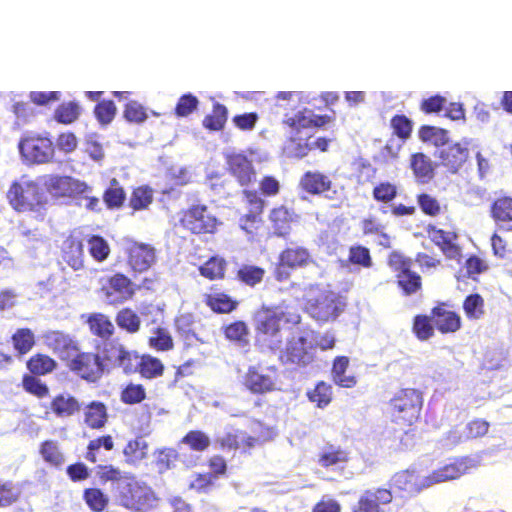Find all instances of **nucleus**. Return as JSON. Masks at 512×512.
<instances>
[{"label":"nucleus","mask_w":512,"mask_h":512,"mask_svg":"<svg viewBox=\"0 0 512 512\" xmlns=\"http://www.w3.org/2000/svg\"><path fill=\"white\" fill-rule=\"evenodd\" d=\"M6 197L11 207L20 213L40 211L46 204L38 184L28 180L13 181Z\"/></svg>","instance_id":"f257e3e1"},{"label":"nucleus","mask_w":512,"mask_h":512,"mask_svg":"<svg viewBox=\"0 0 512 512\" xmlns=\"http://www.w3.org/2000/svg\"><path fill=\"white\" fill-rule=\"evenodd\" d=\"M343 296L334 291H322L305 301L306 313L320 324L335 321L346 308Z\"/></svg>","instance_id":"f03ea898"},{"label":"nucleus","mask_w":512,"mask_h":512,"mask_svg":"<svg viewBox=\"0 0 512 512\" xmlns=\"http://www.w3.org/2000/svg\"><path fill=\"white\" fill-rule=\"evenodd\" d=\"M181 227L194 235L215 234L222 222L205 204H193L180 212Z\"/></svg>","instance_id":"7ed1b4c3"},{"label":"nucleus","mask_w":512,"mask_h":512,"mask_svg":"<svg viewBox=\"0 0 512 512\" xmlns=\"http://www.w3.org/2000/svg\"><path fill=\"white\" fill-rule=\"evenodd\" d=\"M67 369L78 378L88 382L97 383L109 371L104 368L100 353L81 351L80 349L69 359L65 365Z\"/></svg>","instance_id":"20e7f679"},{"label":"nucleus","mask_w":512,"mask_h":512,"mask_svg":"<svg viewBox=\"0 0 512 512\" xmlns=\"http://www.w3.org/2000/svg\"><path fill=\"white\" fill-rule=\"evenodd\" d=\"M387 263L395 273L396 284L402 295L411 296L422 291V278L411 269V258L393 251L389 254Z\"/></svg>","instance_id":"39448f33"},{"label":"nucleus","mask_w":512,"mask_h":512,"mask_svg":"<svg viewBox=\"0 0 512 512\" xmlns=\"http://www.w3.org/2000/svg\"><path fill=\"white\" fill-rule=\"evenodd\" d=\"M313 262L308 248L301 245L287 246L278 255L273 277L277 282L288 281L293 271L306 268Z\"/></svg>","instance_id":"423d86ee"},{"label":"nucleus","mask_w":512,"mask_h":512,"mask_svg":"<svg viewBox=\"0 0 512 512\" xmlns=\"http://www.w3.org/2000/svg\"><path fill=\"white\" fill-rule=\"evenodd\" d=\"M138 286L127 275L115 272L101 281L99 293L110 305H121L133 300Z\"/></svg>","instance_id":"0eeeda50"},{"label":"nucleus","mask_w":512,"mask_h":512,"mask_svg":"<svg viewBox=\"0 0 512 512\" xmlns=\"http://www.w3.org/2000/svg\"><path fill=\"white\" fill-rule=\"evenodd\" d=\"M118 500L119 504L128 510L143 512L152 506L154 494L147 484L130 477L121 486Z\"/></svg>","instance_id":"6e6552de"},{"label":"nucleus","mask_w":512,"mask_h":512,"mask_svg":"<svg viewBox=\"0 0 512 512\" xmlns=\"http://www.w3.org/2000/svg\"><path fill=\"white\" fill-rule=\"evenodd\" d=\"M104 368L120 369L125 375H131L133 362H136L137 351L129 349L118 339L106 342L102 349Z\"/></svg>","instance_id":"1a4fd4ad"},{"label":"nucleus","mask_w":512,"mask_h":512,"mask_svg":"<svg viewBox=\"0 0 512 512\" xmlns=\"http://www.w3.org/2000/svg\"><path fill=\"white\" fill-rule=\"evenodd\" d=\"M19 150L27 161L42 164L52 160L55 147L48 137L27 135L20 140Z\"/></svg>","instance_id":"9d476101"},{"label":"nucleus","mask_w":512,"mask_h":512,"mask_svg":"<svg viewBox=\"0 0 512 512\" xmlns=\"http://www.w3.org/2000/svg\"><path fill=\"white\" fill-rule=\"evenodd\" d=\"M226 171L241 187L256 182L257 172L253 161L243 152H230L225 155Z\"/></svg>","instance_id":"9b49d317"},{"label":"nucleus","mask_w":512,"mask_h":512,"mask_svg":"<svg viewBox=\"0 0 512 512\" xmlns=\"http://www.w3.org/2000/svg\"><path fill=\"white\" fill-rule=\"evenodd\" d=\"M390 488L376 487L364 490L352 505L351 512H386L385 505L393 501Z\"/></svg>","instance_id":"f8f14e48"},{"label":"nucleus","mask_w":512,"mask_h":512,"mask_svg":"<svg viewBox=\"0 0 512 512\" xmlns=\"http://www.w3.org/2000/svg\"><path fill=\"white\" fill-rule=\"evenodd\" d=\"M313 345L306 336H299L288 341L280 355L283 364L306 367L314 361Z\"/></svg>","instance_id":"ddd939ff"},{"label":"nucleus","mask_w":512,"mask_h":512,"mask_svg":"<svg viewBox=\"0 0 512 512\" xmlns=\"http://www.w3.org/2000/svg\"><path fill=\"white\" fill-rule=\"evenodd\" d=\"M44 185L46 190L57 198H73L84 195L91 190L85 182L63 175H49Z\"/></svg>","instance_id":"4468645a"},{"label":"nucleus","mask_w":512,"mask_h":512,"mask_svg":"<svg viewBox=\"0 0 512 512\" xmlns=\"http://www.w3.org/2000/svg\"><path fill=\"white\" fill-rule=\"evenodd\" d=\"M127 264L135 273L148 271L157 261L156 249L153 245L131 241L126 247Z\"/></svg>","instance_id":"2eb2a0df"},{"label":"nucleus","mask_w":512,"mask_h":512,"mask_svg":"<svg viewBox=\"0 0 512 512\" xmlns=\"http://www.w3.org/2000/svg\"><path fill=\"white\" fill-rule=\"evenodd\" d=\"M426 232L431 242L440 249L447 259L460 260L462 248L457 243L459 238L457 232L445 231L434 224H428Z\"/></svg>","instance_id":"dca6fc26"},{"label":"nucleus","mask_w":512,"mask_h":512,"mask_svg":"<svg viewBox=\"0 0 512 512\" xmlns=\"http://www.w3.org/2000/svg\"><path fill=\"white\" fill-rule=\"evenodd\" d=\"M43 340L45 345L57 355L65 365L80 347L79 342L72 335L60 330L47 331L43 335Z\"/></svg>","instance_id":"f3484780"},{"label":"nucleus","mask_w":512,"mask_h":512,"mask_svg":"<svg viewBox=\"0 0 512 512\" xmlns=\"http://www.w3.org/2000/svg\"><path fill=\"white\" fill-rule=\"evenodd\" d=\"M243 383L248 390L256 394L271 392L275 389L276 369L250 366L244 375Z\"/></svg>","instance_id":"a211bd4d"},{"label":"nucleus","mask_w":512,"mask_h":512,"mask_svg":"<svg viewBox=\"0 0 512 512\" xmlns=\"http://www.w3.org/2000/svg\"><path fill=\"white\" fill-rule=\"evenodd\" d=\"M475 468L469 457H456L451 462L433 470L428 475V484L435 485L460 478Z\"/></svg>","instance_id":"6ab92c4d"},{"label":"nucleus","mask_w":512,"mask_h":512,"mask_svg":"<svg viewBox=\"0 0 512 512\" xmlns=\"http://www.w3.org/2000/svg\"><path fill=\"white\" fill-rule=\"evenodd\" d=\"M60 258L74 271L85 267V254L83 240L76 234L67 235L60 245Z\"/></svg>","instance_id":"aec40b11"},{"label":"nucleus","mask_w":512,"mask_h":512,"mask_svg":"<svg viewBox=\"0 0 512 512\" xmlns=\"http://www.w3.org/2000/svg\"><path fill=\"white\" fill-rule=\"evenodd\" d=\"M390 406L405 416H418L423 407L422 393L413 388L402 389L390 400Z\"/></svg>","instance_id":"412c9836"},{"label":"nucleus","mask_w":512,"mask_h":512,"mask_svg":"<svg viewBox=\"0 0 512 512\" xmlns=\"http://www.w3.org/2000/svg\"><path fill=\"white\" fill-rule=\"evenodd\" d=\"M431 319L441 334L455 333L462 327L461 316L450 310L445 302H439L431 309Z\"/></svg>","instance_id":"4be33fe9"},{"label":"nucleus","mask_w":512,"mask_h":512,"mask_svg":"<svg viewBox=\"0 0 512 512\" xmlns=\"http://www.w3.org/2000/svg\"><path fill=\"white\" fill-rule=\"evenodd\" d=\"M392 486L407 495H416L424 488H428V475L421 478L414 468H408L396 472L391 478Z\"/></svg>","instance_id":"5701e85b"},{"label":"nucleus","mask_w":512,"mask_h":512,"mask_svg":"<svg viewBox=\"0 0 512 512\" xmlns=\"http://www.w3.org/2000/svg\"><path fill=\"white\" fill-rule=\"evenodd\" d=\"M268 220L275 236L287 238L292 231L293 224L298 221V215L292 208L279 205L270 210Z\"/></svg>","instance_id":"b1692460"},{"label":"nucleus","mask_w":512,"mask_h":512,"mask_svg":"<svg viewBox=\"0 0 512 512\" xmlns=\"http://www.w3.org/2000/svg\"><path fill=\"white\" fill-rule=\"evenodd\" d=\"M469 158V149L454 143L440 150L439 164L449 174H457Z\"/></svg>","instance_id":"393cba45"},{"label":"nucleus","mask_w":512,"mask_h":512,"mask_svg":"<svg viewBox=\"0 0 512 512\" xmlns=\"http://www.w3.org/2000/svg\"><path fill=\"white\" fill-rule=\"evenodd\" d=\"M203 302L216 314H230L238 308L239 302L228 293L212 285L209 291L203 294Z\"/></svg>","instance_id":"a878e982"},{"label":"nucleus","mask_w":512,"mask_h":512,"mask_svg":"<svg viewBox=\"0 0 512 512\" xmlns=\"http://www.w3.org/2000/svg\"><path fill=\"white\" fill-rule=\"evenodd\" d=\"M409 168L415 182L421 185L429 184L436 175L435 163L429 155L423 152H415L410 155Z\"/></svg>","instance_id":"bb28decb"},{"label":"nucleus","mask_w":512,"mask_h":512,"mask_svg":"<svg viewBox=\"0 0 512 512\" xmlns=\"http://www.w3.org/2000/svg\"><path fill=\"white\" fill-rule=\"evenodd\" d=\"M165 372V365L161 359L148 353L137 352L136 362H133L131 375L140 374L144 379H155L162 377Z\"/></svg>","instance_id":"cd10ccee"},{"label":"nucleus","mask_w":512,"mask_h":512,"mask_svg":"<svg viewBox=\"0 0 512 512\" xmlns=\"http://www.w3.org/2000/svg\"><path fill=\"white\" fill-rule=\"evenodd\" d=\"M489 215L499 228L512 231V197H496L490 204Z\"/></svg>","instance_id":"c85d7f7f"},{"label":"nucleus","mask_w":512,"mask_h":512,"mask_svg":"<svg viewBox=\"0 0 512 512\" xmlns=\"http://www.w3.org/2000/svg\"><path fill=\"white\" fill-rule=\"evenodd\" d=\"M299 185L304 192L310 195H320L332 188V181L319 171H307L302 175Z\"/></svg>","instance_id":"c756f323"},{"label":"nucleus","mask_w":512,"mask_h":512,"mask_svg":"<svg viewBox=\"0 0 512 512\" xmlns=\"http://www.w3.org/2000/svg\"><path fill=\"white\" fill-rule=\"evenodd\" d=\"M350 365V359L347 356H336L332 361L331 380L335 385L341 388H353L357 385V377L352 374H346Z\"/></svg>","instance_id":"7c9ffc66"},{"label":"nucleus","mask_w":512,"mask_h":512,"mask_svg":"<svg viewBox=\"0 0 512 512\" xmlns=\"http://www.w3.org/2000/svg\"><path fill=\"white\" fill-rule=\"evenodd\" d=\"M283 317V312H277L269 308L264 309L256 320V333L272 337L276 336L280 332V322Z\"/></svg>","instance_id":"2f4dec72"},{"label":"nucleus","mask_w":512,"mask_h":512,"mask_svg":"<svg viewBox=\"0 0 512 512\" xmlns=\"http://www.w3.org/2000/svg\"><path fill=\"white\" fill-rule=\"evenodd\" d=\"M311 138L312 135L309 133H291L284 146L288 157L302 159L307 156L313 150V145L310 143Z\"/></svg>","instance_id":"473e14b6"},{"label":"nucleus","mask_w":512,"mask_h":512,"mask_svg":"<svg viewBox=\"0 0 512 512\" xmlns=\"http://www.w3.org/2000/svg\"><path fill=\"white\" fill-rule=\"evenodd\" d=\"M228 262L219 255L211 256L198 267L199 274L209 281H221L226 277Z\"/></svg>","instance_id":"72a5a7b5"},{"label":"nucleus","mask_w":512,"mask_h":512,"mask_svg":"<svg viewBox=\"0 0 512 512\" xmlns=\"http://www.w3.org/2000/svg\"><path fill=\"white\" fill-rule=\"evenodd\" d=\"M86 323L93 336L108 340L114 335V325L110 318L103 313L97 312L90 314L87 317Z\"/></svg>","instance_id":"f704fd0d"},{"label":"nucleus","mask_w":512,"mask_h":512,"mask_svg":"<svg viewBox=\"0 0 512 512\" xmlns=\"http://www.w3.org/2000/svg\"><path fill=\"white\" fill-rule=\"evenodd\" d=\"M81 404L69 393H61L55 396L50 403V412L57 416H72L79 413Z\"/></svg>","instance_id":"c9c22d12"},{"label":"nucleus","mask_w":512,"mask_h":512,"mask_svg":"<svg viewBox=\"0 0 512 512\" xmlns=\"http://www.w3.org/2000/svg\"><path fill=\"white\" fill-rule=\"evenodd\" d=\"M115 322L120 330L130 335L138 333L142 325L139 314L131 307L121 308L115 315Z\"/></svg>","instance_id":"e433bc0d"},{"label":"nucleus","mask_w":512,"mask_h":512,"mask_svg":"<svg viewBox=\"0 0 512 512\" xmlns=\"http://www.w3.org/2000/svg\"><path fill=\"white\" fill-rule=\"evenodd\" d=\"M228 114L229 112L225 105L214 102L211 112L203 118L202 125L208 131H221L226 125Z\"/></svg>","instance_id":"4c0bfd02"},{"label":"nucleus","mask_w":512,"mask_h":512,"mask_svg":"<svg viewBox=\"0 0 512 512\" xmlns=\"http://www.w3.org/2000/svg\"><path fill=\"white\" fill-rule=\"evenodd\" d=\"M147 344L149 348L156 352H169L175 347L174 339L165 327H155L148 337Z\"/></svg>","instance_id":"58836bf2"},{"label":"nucleus","mask_w":512,"mask_h":512,"mask_svg":"<svg viewBox=\"0 0 512 512\" xmlns=\"http://www.w3.org/2000/svg\"><path fill=\"white\" fill-rule=\"evenodd\" d=\"M86 243L89 255L97 263H103L109 258L111 254V247L108 241L101 235H89Z\"/></svg>","instance_id":"ea45409f"},{"label":"nucleus","mask_w":512,"mask_h":512,"mask_svg":"<svg viewBox=\"0 0 512 512\" xmlns=\"http://www.w3.org/2000/svg\"><path fill=\"white\" fill-rule=\"evenodd\" d=\"M154 199V191L147 185H141L133 188L129 200L128 206L133 212L146 210L152 204Z\"/></svg>","instance_id":"a19ab883"},{"label":"nucleus","mask_w":512,"mask_h":512,"mask_svg":"<svg viewBox=\"0 0 512 512\" xmlns=\"http://www.w3.org/2000/svg\"><path fill=\"white\" fill-rule=\"evenodd\" d=\"M57 367V362L49 355L37 353L27 361V369L31 375L42 376L51 373Z\"/></svg>","instance_id":"79ce46f5"},{"label":"nucleus","mask_w":512,"mask_h":512,"mask_svg":"<svg viewBox=\"0 0 512 512\" xmlns=\"http://www.w3.org/2000/svg\"><path fill=\"white\" fill-rule=\"evenodd\" d=\"M264 268L256 265L242 264L236 270L235 278L249 287H255L263 281Z\"/></svg>","instance_id":"37998d69"},{"label":"nucleus","mask_w":512,"mask_h":512,"mask_svg":"<svg viewBox=\"0 0 512 512\" xmlns=\"http://www.w3.org/2000/svg\"><path fill=\"white\" fill-rule=\"evenodd\" d=\"M125 461L131 465H137L148 455V444L141 437L128 441L123 449Z\"/></svg>","instance_id":"c03bdc74"},{"label":"nucleus","mask_w":512,"mask_h":512,"mask_svg":"<svg viewBox=\"0 0 512 512\" xmlns=\"http://www.w3.org/2000/svg\"><path fill=\"white\" fill-rule=\"evenodd\" d=\"M126 200V193L119 181L113 178L103 193V201L109 209H119Z\"/></svg>","instance_id":"a18cd8bd"},{"label":"nucleus","mask_w":512,"mask_h":512,"mask_svg":"<svg viewBox=\"0 0 512 512\" xmlns=\"http://www.w3.org/2000/svg\"><path fill=\"white\" fill-rule=\"evenodd\" d=\"M435 325L431 315L417 314L412 321V332L419 341H427L434 336Z\"/></svg>","instance_id":"49530a36"},{"label":"nucleus","mask_w":512,"mask_h":512,"mask_svg":"<svg viewBox=\"0 0 512 512\" xmlns=\"http://www.w3.org/2000/svg\"><path fill=\"white\" fill-rule=\"evenodd\" d=\"M14 349L19 355H25L35 345V335L30 328H19L11 336Z\"/></svg>","instance_id":"de8ad7c7"},{"label":"nucleus","mask_w":512,"mask_h":512,"mask_svg":"<svg viewBox=\"0 0 512 512\" xmlns=\"http://www.w3.org/2000/svg\"><path fill=\"white\" fill-rule=\"evenodd\" d=\"M417 204L421 212L429 217H437L442 214L443 210L447 208L446 205H441L440 201L430 193L421 192L416 195Z\"/></svg>","instance_id":"09e8293b"},{"label":"nucleus","mask_w":512,"mask_h":512,"mask_svg":"<svg viewBox=\"0 0 512 512\" xmlns=\"http://www.w3.org/2000/svg\"><path fill=\"white\" fill-rule=\"evenodd\" d=\"M307 397L312 403H315L317 407L324 408L332 401V385L325 381H319L312 390L307 392Z\"/></svg>","instance_id":"8fccbe9b"},{"label":"nucleus","mask_w":512,"mask_h":512,"mask_svg":"<svg viewBox=\"0 0 512 512\" xmlns=\"http://www.w3.org/2000/svg\"><path fill=\"white\" fill-rule=\"evenodd\" d=\"M154 458L155 468L162 474L175 467L176 462L179 460V453L175 448L164 447L154 453Z\"/></svg>","instance_id":"3c124183"},{"label":"nucleus","mask_w":512,"mask_h":512,"mask_svg":"<svg viewBox=\"0 0 512 512\" xmlns=\"http://www.w3.org/2000/svg\"><path fill=\"white\" fill-rule=\"evenodd\" d=\"M39 451L43 460L50 466L60 468L64 464L65 458L57 442L53 440L43 441Z\"/></svg>","instance_id":"603ef678"},{"label":"nucleus","mask_w":512,"mask_h":512,"mask_svg":"<svg viewBox=\"0 0 512 512\" xmlns=\"http://www.w3.org/2000/svg\"><path fill=\"white\" fill-rule=\"evenodd\" d=\"M463 310L469 320L481 319L485 314L484 298L478 294H469L463 301Z\"/></svg>","instance_id":"864d4df0"},{"label":"nucleus","mask_w":512,"mask_h":512,"mask_svg":"<svg viewBox=\"0 0 512 512\" xmlns=\"http://www.w3.org/2000/svg\"><path fill=\"white\" fill-rule=\"evenodd\" d=\"M21 497V490L12 480L0 478V508L16 504Z\"/></svg>","instance_id":"5fc2aeb1"},{"label":"nucleus","mask_w":512,"mask_h":512,"mask_svg":"<svg viewBox=\"0 0 512 512\" xmlns=\"http://www.w3.org/2000/svg\"><path fill=\"white\" fill-rule=\"evenodd\" d=\"M349 460L348 452L332 445L327 446L320 454L318 463L324 468H328L339 463H345Z\"/></svg>","instance_id":"6e6d98bb"},{"label":"nucleus","mask_w":512,"mask_h":512,"mask_svg":"<svg viewBox=\"0 0 512 512\" xmlns=\"http://www.w3.org/2000/svg\"><path fill=\"white\" fill-rule=\"evenodd\" d=\"M352 167L359 184L373 182L376 177L377 169L368 159L358 157L353 161Z\"/></svg>","instance_id":"4d7b16f0"},{"label":"nucleus","mask_w":512,"mask_h":512,"mask_svg":"<svg viewBox=\"0 0 512 512\" xmlns=\"http://www.w3.org/2000/svg\"><path fill=\"white\" fill-rule=\"evenodd\" d=\"M83 499L94 512L104 511L109 503L108 496L99 488H86L83 491Z\"/></svg>","instance_id":"13d9d810"},{"label":"nucleus","mask_w":512,"mask_h":512,"mask_svg":"<svg viewBox=\"0 0 512 512\" xmlns=\"http://www.w3.org/2000/svg\"><path fill=\"white\" fill-rule=\"evenodd\" d=\"M79 115V105L74 101H70L62 103L56 108L54 119L61 124H71L78 119Z\"/></svg>","instance_id":"bf43d9fd"},{"label":"nucleus","mask_w":512,"mask_h":512,"mask_svg":"<svg viewBox=\"0 0 512 512\" xmlns=\"http://www.w3.org/2000/svg\"><path fill=\"white\" fill-rule=\"evenodd\" d=\"M398 195L396 184L389 181H381L377 183L372 190V197L378 203H390Z\"/></svg>","instance_id":"052dcab7"},{"label":"nucleus","mask_w":512,"mask_h":512,"mask_svg":"<svg viewBox=\"0 0 512 512\" xmlns=\"http://www.w3.org/2000/svg\"><path fill=\"white\" fill-rule=\"evenodd\" d=\"M390 127L394 135L402 141H406L411 137L413 122L403 114H396L390 119Z\"/></svg>","instance_id":"680f3d73"},{"label":"nucleus","mask_w":512,"mask_h":512,"mask_svg":"<svg viewBox=\"0 0 512 512\" xmlns=\"http://www.w3.org/2000/svg\"><path fill=\"white\" fill-rule=\"evenodd\" d=\"M193 326L194 317L192 314H180L174 319L175 331L185 341L196 338V333Z\"/></svg>","instance_id":"e2e57ef3"},{"label":"nucleus","mask_w":512,"mask_h":512,"mask_svg":"<svg viewBox=\"0 0 512 512\" xmlns=\"http://www.w3.org/2000/svg\"><path fill=\"white\" fill-rule=\"evenodd\" d=\"M283 124L290 128L291 133L305 134V129L311 127L310 115L304 109L283 120Z\"/></svg>","instance_id":"0e129e2a"},{"label":"nucleus","mask_w":512,"mask_h":512,"mask_svg":"<svg viewBox=\"0 0 512 512\" xmlns=\"http://www.w3.org/2000/svg\"><path fill=\"white\" fill-rule=\"evenodd\" d=\"M348 262L362 268H370L373 264L370 250L362 245L349 248Z\"/></svg>","instance_id":"69168bd1"},{"label":"nucleus","mask_w":512,"mask_h":512,"mask_svg":"<svg viewBox=\"0 0 512 512\" xmlns=\"http://www.w3.org/2000/svg\"><path fill=\"white\" fill-rule=\"evenodd\" d=\"M224 336L239 343H247L249 329L244 321L237 320L223 327Z\"/></svg>","instance_id":"338daca9"},{"label":"nucleus","mask_w":512,"mask_h":512,"mask_svg":"<svg viewBox=\"0 0 512 512\" xmlns=\"http://www.w3.org/2000/svg\"><path fill=\"white\" fill-rule=\"evenodd\" d=\"M123 117L129 123L142 124L148 118L145 107L137 101H129L125 104Z\"/></svg>","instance_id":"774afa93"}]
</instances>
